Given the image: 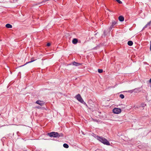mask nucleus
Returning <instances> with one entry per match:
<instances>
[{"mask_svg": "<svg viewBox=\"0 0 151 151\" xmlns=\"http://www.w3.org/2000/svg\"><path fill=\"white\" fill-rule=\"evenodd\" d=\"M50 137L59 138L60 137H63V134L62 133H59L57 132H52L47 134Z\"/></svg>", "mask_w": 151, "mask_h": 151, "instance_id": "nucleus-1", "label": "nucleus"}, {"mask_svg": "<svg viewBox=\"0 0 151 151\" xmlns=\"http://www.w3.org/2000/svg\"><path fill=\"white\" fill-rule=\"evenodd\" d=\"M97 137V139L104 145H110V143L106 139L102 137L98 136Z\"/></svg>", "mask_w": 151, "mask_h": 151, "instance_id": "nucleus-2", "label": "nucleus"}, {"mask_svg": "<svg viewBox=\"0 0 151 151\" xmlns=\"http://www.w3.org/2000/svg\"><path fill=\"white\" fill-rule=\"evenodd\" d=\"M75 98H76L78 101L81 103L83 104L86 106H87V105L83 101V99L81 96L79 94H78L75 97Z\"/></svg>", "mask_w": 151, "mask_h": 151, "instance_id": "nucleus-3", "label": "nucleus"}, {"mask_svg": "<svg viewBox=\"0 0 151 151\" xmlns=\"http://www.w3.org/2000/svg\"><path fill=\"white\" fill-rule=\"evenodd\" d=\"M113 112L115 114H118L120 113L121 111V110L120 109L118 108H115L113 110Z\"/></svg>", "mask_w": 151, "mask_h": 151, "instance_id": "nucleus-4", "label": "nucleus"}, {"mask_svg": "<svg viewBox=\"0 0 151 151\" xmlns=\"http://www.w3.org/2000/svg\"><path fill=\"white\" fill-rule=\"evenodd\" d=\"M35 103L39 105H40L41 106H43L44 104V103L43 101L40 100H37L36 101Z\"/></svg>", "mask_w": 151, "mask_h": 151, "instance_id": "nucleus-5", "label": "nucleus"}, {"mask_svg": "<svg viewBox=\"0 0 151 151\" xmlns=\"http://www.w3.org/2000/svg\"><path fill=\"white\" fill-rule=\"evenodd\" d=\"M117 23L116 21L114 20H113L112 23V24L110 27V29H111L113 27H114L115 25Z\"/></svg>", "mask_w": 151, "mask_h": 151, "instance_id": "nucleus-6", "label": "nucleus"}, {"mask_svg": "<svg viewBox=\"0 0 151 151\" xmlns=\"http://www.w3.org/2000/svg\"><path fill=\"white\" fill-rule=\"evenodd\" d=\"M151 24V20L143 27V29L147 27L148 26H150Z\"/></svg>", "mask_w": 151, "mask_h": 151, "instance_id": "nucleus-7", "label": "nucleus"}, {"mask_svg": "<svg viewBox=\"0 0 151 151\" xmlns=\"http://www.w3.org/2000/svg\"><path fill=\"white\" fill-rule=\"evenodd\" d=\"M78 42V39L76 38H74L73 39L72 42L73 44H76Z\"/></svg>", "mask_w": 151, "mask_h": 151, "instance_id": "nucleus-8", "label": "nucleus"}, {"mask_svg": "<svg viewBox=\"0 0 151 151\" xmlns=\"http://www.w3.org/2000/svg\"><path fill=\"white\" fill-rule=\"evenodd\" d=\"M119 20L120 22H123L124 20V18L122 16H119Z\"/></svg>", "mask_w": 151, "mask_h": 151, "instance_id": "nucleus-9", "label": "nucleus"}, {"mask_svg": "<svg viewBox=\"0 0 151 151\" xmlns=\"http://www.w3.org/2000/svg\"><path fill=\"white\" fill-rule=\"evenodd\" d=\"M35 60H33V59H32V58H31V61H29V62H26L25 63V64L24 65H22L21 66H19V67H22L23 66H24L27 65V64L29 63H31L32 62H33Z\"/></svg>", "mask_w": 151, "mask_h": 151, "instance_id": "nucleus-10", "label": "nucleus"}, {"mask_svg": "<svg viewBox=\"0 0 151 151\" xmlns=\"http://www.w3.org/2000/svg\"><path fill=\"white\" fill-rule=\"evenodd\" d=\"M73 65H75L76 66H78L81 65V64L76 62H73Z\"/></svg>", "mask_w": 151, "mask_h": 151, "instance_id": "nucleus-11", "label": "nucleus"}, {"mask_svg": "<svg viewBox=\"0 0 151 151\" xmlns=\"http://www.w3.org/2000/svg\"><path fill=\"white\" fill-rule=\"evenodd\" d=\"M6 27L7 28H12V26L9 24H7L6 25Z\"/></svg>", "mask_w": 151, "mask_h": 151, "instance_id": "nucleus-12", "label": "nucleus"}, {"mask_svg": "<svg viewBox=\"0 0 151 151\" xmlns=\"http://www.w3.org/2000/svg\"><path fill=\"white\" fill-rule=\"evenodd\" d=\"M127 44L131 46L133 45V42L132 41H129L128 42Z\"/></svg>", "mask_w": 151, "mask_h": 151, "instance_id": "nucleus-13", "label": "nucleus"}, {"mask_svg": "<svg viewBox=\"0 0 151 151\" xmlns=\"http://www.w3.org/2000/svg\"><path fill=\"white\" fill-rule=\"evenodd\" d=\"M63 146L64 147L66 148H68L69 147L68 145L66 143H65V144H63Z\"/></svg>", "mask_w": 151, "mask_h": 151, "instance_id": "nucleus-14", "label": "nucleus"}, {"mask_svg": "<svg viewBox=\"0 0 151 151\" xmlns=\"http://www.w3.org/2000/svg\"><path fill=\"white\" fill-rule=\"evenodd\" d=\"M119 97L122 99H123L124 98V96L123 94H121L119 95Z\"/></svg>", "mask_w": 151, "mask_h": 151, "instance_id": "nucleus-15", "label": "nucleus"}, {"mask_svg": "<svg viewBox=\"0 0 151 151\" xmlns=\"http://www.w3.org/2000/svg\"><path fill=\"white\" fill-rule=\"evenodd\" d=\"M103 70L101 69H98V72L99 73H101L103 72Z\"/></svg>", "mask_w": 151, "mask_h": 151, "instance_id": "nucleus-16", "label": "nucleus"}, {"mask_svg": "<svg viewBox=\"0 0 151 151\" xmlns=\"http://www.w3.org/2000/svg\"><path fill=\"white\" fill-rule=\"evenodd\" d=\"M119 3L122 4V1L120 0H116Z\"/></svg>", "mask_w": 151, "mask_h": 151, "instance_id": "nucleus-17", "label": "nucleus"}, {"mask_svg": "<svg viewBox=\"0 0 151 151\" xmlns=\"http://www.w3.org/2000/svg\"><path fill=\"white\" fill-rule=\"evenodd\" d=\"M47 45L48 47L50 46V43H47Z\"/></svg>", "mask_w": 151, "mask_h": 151, "instance_id": "nucleus-18", "label": "nucleus"}, {"mask_svg": "<svg viewBox=\"0 0 151 151\" xmlns=\"http://www.w3.org/2000/svg\"><path fill=\"white\" fill-rule=\"evenodd\" d=\"M36 108L37 109H40L41 108V107L39 106H37L36 107Z\"/></svg>", "mask_w": 151, "mask_h": 151, "instance_id": "nucleus-19", "label": "nucleus"}, {"mask_svg": "<svg viewBox=\"0 0 151 151\" xmlns=\"http://www.w3.org/2000/svg\"><path fill=\"white\" fill-rule=\"evenodd\" d=\"M128 91L129 92H130V93H132L133 92V90H130V91Z\"/></svg>", "mask_w": 151, "mask_h": 151, "instance_id": "nucleus-20", "label": "nucleus"}, {"mask_svg": "<svg viewBox=\"0 0 151 151\" xmlns=\"http://www.w3.org/2000/svg\"><path fill=\"white\" fill-rule=\"evenodd\" d=\"M150 50H151V41H150Z\"/></svg>", "mask_w": 151, "mask_h": 151, "instance_id": "nucleus-21", "label": "nucleus"}, {"mask_svg": "<svg viewBox=\"0 0 151 151\" xmlns=\"http://www.w3.org/2000/svg\"><path fill=\"white\" fill-rule=\"evenodd\" d=\"M149 82L151 83V78L150 79V81H149Z\"/></svg>", "mask_w": 151, "mask_h": 151, "instance_id": "nucleus-22", "label": "nucleus"}]
</instances>
